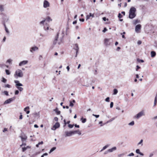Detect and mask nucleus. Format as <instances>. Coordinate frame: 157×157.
<instances>
[{"mask_svg":"<svg viewBox=\"0 0 157 157\" xmlns=\"http://www.w3.org/2000/svg\"><path fill=\"white\" fill-rule=\"evenodd\" d=\"M29 109V106L26 107L24 108V111H26V110H27V109Z\"/></svg>","mask_w":157,"mask_h":157,"instance_id":"49","label":"nucleus"},{"mask_svg":"<svg viewBox=\"0 0 157 157\" xmlns=\"http://www.w3.org/2000/svg\"><path fill=\"white\" fill-rule=\"evenodd\" d=\"M75 132H73V131H66L64 132V136L65 137L70 136L73 134V133Z\"/></svg>","mask_w":157,"mask_h":157,"instance_id":"4","label":"nucleus"},{"mask_svg":"<svg viewBox=\"0 0 157 157\" xmlns=\"http://www.w3.org/2000/svg\"><path fill=\"white\" fill-rule=\"evenodd\" d=\"M43 25H44V30L47 31L49 30V27L47 26V23L44 24Z\"/></svg>","mask_w":157,"mask_h":157,"instance_id":"17","label":"nucleus"},{"mask_svg":"<svg viewBox=\"0 0 157 157\" xmlns=\"http://www.w3.org/2000/svg\"><path fill=\"white\" fill-rule=\"evenodd\" d=\"M4 10V5L0 4V12H2Z\"/></svg>","mask_w":157,"mask_h":157,"instance_id":"16","label":"nucleus"},{"mask_svg":"<svg viewBox=\"0 0 157 157\" xmlns=\"http://www.w3.org/2000/svg\"><path fill=\"white\" fill-rule=\"evenodd\" d=\"M105 101L106 102H109V97H107L105 99Z\"/></svg>","mask_w":157,"mask_h":157,"instance_id":"42","label":"nucleus"},{"mask_svg":"<svg viewBox=\"0 0 157 157\" xmlns=\"http://www.w3.org/2000/svg\"><path fill=\"white\" fill-rule=\"evenodd\" d=\"M58 119L57 117H56L54 118V120L55 121H58Z\"/></svg>","mask_w":157,"mask_h":157,"instance_id":"58","label":"nucleus"},{"mask_svg":"<svg viewBox=\"0 0 157 157\" xmlns=\"http://www.w3.org/2000/svg\"><path fill=\"white\" fill-rule=\"evenodd\" d=\"M75 47L74 48L76 50V55L75 56V57H76L77 56V53L78 52L79 48L78 47V45L77 44H75Z\"/></svg>","mask_w":157,"mask_h":157,"instance_id":"9","label":"nucleus"},{"mask_svg":"<svg viewBox=\"0 0 157 157\" xmlns=\"http://www.w3.org/2000/svg\"><path fill=\"white\" fill-rule=\"evenodd\" d=\"M124 154L123 153V154H119V155H118V157H121L122 156H123L124 155Z\"/></svg>","mask_w":157,"mask_h":157,"instance_id":"55","label":"nucleus"},{"mask_svg":"<svg viewBox=\"0 0 157 157\" xmlns=\"http://www.w3.org/2000/svg\"><path fill=\"white\" fill-rule=\"evenodd\" d=\"M19 91L18 90H16L15 92V95H17L19 94Z\"/></svg>","mask_w":157,"mask_h":157,"instance_id":"51","label":"nucleus"},{"mask_svg":"<svg viewBox=\"0 0 157 157\" xmlns=\"http://www.w3.org/2000/svg\"><path fill=\"white\" fill-rule=\"evenodd\" d=\"M109 39H105L104 40V43L106 45H109L108 42L109 40Z\"/></svg>","mask_w":157,"mask_h":157,"instance_id":"20","label":"nucleus"},{"mask_svg":"<svg viewBox=\"0 0 157 157\" xmlns=\"http://www.w3.org/2000/svg\"><path fill=\"white\" fill-rule=\"evenodd\" d=\"M117 148L116 147H113L112 148L109 149H108V151H109V152H112L113 151H114L116 150Z\"/></svg>","mask_w":157,"mask_h":157,"instance_id":"18","label":"nucleus"},{"mask_svg":"<svg viewBox=\"0 0 157 157\" xmlns=\"http://www.w3.org/2000/svg\"><path fill=\"white\" fill-rule=\"evenodd\" d=\"M107 29H106V28H105L102 31V32L104 33H105L106 31H107Z\"/></svg>","mask_w":157,"mask_h":157,"instance_id":"53","label":"nucleus"},{"mask_svg":"<svg viewBox=\"0 0 157 157\" xmlns=\"http://www.w3.org/2000/svg\"><path fill=\"white\" fill-rule=\"evenodd\" d=\"M56 149V147H52L50 151L49 152V153L50 154L52 152L55 150Z\"/></svg>","mask_w":157,"mask_h":157,"instance_id":"25","label":"nucleus"},{"mask_svg":"<svg viewBox=\"0 0 157 157\" xmlns=\"http://www.w3.org/2000/svg\"><path fill=\"white\" fill-rule=\"evenodd\" d=\"M140 22V21L138 19H136L133 21V25H136L137 23Z\"/></svg>","mask_w":157,"mask_h":157,"instance_id":"22","label":"nucleus"},{"mask_svg":"<svg viewBox=\"0 0 157 157\" xmlns=\"http://www.w3.org/2000/svg\"><path fill=\"white\" fill-rule=\"evenodd\" d=\"M141 28V25L140 24L136 25L135 27V31L136 32L138 33L140 29Z\"/></svg>","mask_w":157,"mask_h":157,"instance_id":"11","label":"nucleus"},{"mask_svg":"<svg viewBox=\"0 0 157 157\" xmlns=\"http://www.w3.org/2000/svg\"><path fill=\"white\" fill-rule=\"evenodd\" d=\"M134 155V154L133 153H130L128 155V156H133Z\"/></svg>","mask_w":157,"mask_h":157,"instance_id":"43","label":"nucleus"},{"mask_svg":"<svg viewBox=\"0 0 157 157\" xmlns=\"http://www.w3.org/2000/svg\"><path fill=\"white\" fill-rule=\"evenodd\" d=\"M73 132H75L73 133V134L78 133V135H80L81 134L80 131H79L78 130L73 131Z\"/></svg>","mask_w":157,"mask_h":157,"instance_id":"21","label":"nucleus"},{"mask_svg":"<svg viewBox=\"0 0 157 157\" xmlns=\"http://www.w3.org/2000/svg\"><path fill=\"white\" fill-rule=\"evenodd\" d=\"M136 9L134 7H132L130 8L129 11V18L131 19L134 18L136 16L135 12Z\"/></svg>","mask_w":157,"mask_h":157,"instance_id":"1","label":"nucleus"},{"mask_svg":"<svg viewBox=\"0 0 157 157\" xmlns=\"http://www.w3.org/2000/svg\"><path fill=\"white\" fill-rule=\"evenodd\" d=\"M23 75V72L20 69H18L16 71L15 74L14 75V76L17 78L18 77H22Z\"/></svg>","mask_w":157,"mask_h":157,"instance_id":"2","label":"nucleus"},{"mask_svg":"<svg viewBox=\"0 0 157 157\" xmlns=\"http://www.w3.org/2000/svg\"><path fill=\"white\" fill-rule=\"evenodd\" d=\"M15 98V97L10 98L6 100L4 103V104H9L10 103L11 101L14 100Z\"/></svg>","mask_w":157,"mask_h":157,"instance_id":"6","label":"nucleus"},{"mask_svg":"<svg viewBox=\"0 0 157 157\" xmlns=\"http://www.w3.org/2000/svg\"><path fill=\"white\" fill-rule=\"evenodd\" d=\"M144 115L145 113L144 111V110H142L137 114L135 116V117L137 119H138L142 116H144Z\"/></svg>","mask_w":157,"mask_h":157,"instance_id":"3","label":"nucleus"},{"mask_svg":"<svg viewBox=\"0 0 157 157\" xmlns=\"http://www.w3.org/2000/svg\"><path fill=\"white\" fill-rule=\"evenodd\" d=\"M59 34V33H57L56 36V37H55V40L54 41V42H53V44H55L57 43V39L58 38Z\"/></svg>","mask_w":157,"mask_h":157,"instance_id":"15","label":"nucleus"},{"mask_svg":"<svg viewBox=\"0 0 157 157\" xmlns=\"http://www.w3.org/2000/svg\"><path fill=\"white\" fill-rule=\"evenodd\" d=\"M53 111H55L57 115H59L60 113V111L58 110V109L57 108L53 110Z\"/></svg>","mask_w":157,"mask_h":157,"instance_id":"19","label":"nucleus"},{"mask_svg":"<svg viewBox=\"0 0 157 157\" xmlns=\"http://www.w3.org/2000/svg\"><path fill=\"white\" fill-rule=\"evenodd\" d=\"M3 93L6 96L9 95L8 92L7 91H4L3 92Z\"/></svg>","mask_w":157,"mask_h":157,"instance_id":"37","label":"nucleus"},{"mask_svg":"<svg viewBox=\"0 0 157 157\" xmlns=\"http://www.w3.org/2000/svg\"><path fill=\"white\" fill-rule=\"evenodd\" d=\"M113 102H111V103H110V107L111 108H112L113 107Z\"/></svg>","mask_w":157,"mask_h":157,"instance_id":"50","label":"nucleus"},{"mask_svg":"<svg viewBox=\"0 0 157 157\" xmlns=\"http://www.w3.org/2000/svg\"><path fill=\"white\" fill-rule=\"evenodd\" d=\"M48 155V154L47 153H44L43 155H42L41 157H44V156H47Z\"/></svg>","mask_w":157,"mask_h":157,"instance_id":"39","label":"nucleus"},{"mask_svg":"<svg viewBox=\"0 0 157 157\" xmlns=\"http://www.w3.org/2000/svg\"><path fill=\"white\" fill-rule=\"evenodd\" d=\"M22 119V115L21 114L19 117V119Z\"/></svg>","mask_w":157,"mask_h":157,"instance_id":"63","label":"nucleus"},{"mask_svg":"<svg viewBox=\"0 0 157 157\" xmlns=\"http://www.w3.org/2000/svg\"><path fill=\"white\" fill-rule=\"evenodd\" d=\"M2 81L4 83H6L7 82V80L5 78L3 77L2 79Z\"/></svg>","mask_w":157,"mask_h":157,"instance_id":"31","label":"nucleus"},{"mask_svg":"<svg viewBox=\"0 0 157 157\" xmlns=\"http://www.w3.org/2000/svg\"><path fill=\"white\" fill-rule=\"evenodd\" d=\"M141 41L140 40H139L137 42V44L139 45L140 44H141Z\"/></svg>","mask_w":157,"mask_h":157,"instance_id":"60","label":"nucleus"},{"mask_svg":"<svg viewBox=\"0 0 157 157\" xmlns=\"http://www.w3.org/2000/svg\"><path fill=\"white\" fill-rule=\"evenodd\" d=\"M69 105H70V106H71L72 107L73 106L74 104L72 101H70Z\"/></svg>","mask_w":157,"mask_h":157,"instance_id":"41","label":"nucleus"},{"mask_svg":"<svg viewBox=\"0 0 157 157\" xmlns=\"http://www.w3.org/2000/svg\"><path fill=\"white\" fill-rule=\"evenodd\" d=\"M153 155V153H151L150 154L149 157H152Z\"/></svg>","mask_w":157,"mask_h":157,"instance_id":"64","label":"nucleus"},{"mask_svg":"<svg viewBox=\"0 0 157 157\" xmlns=\"http://www.w3.org/2000/svg\"><path fill=\"white\" fill-rule=\"evenodd\" d=\"M151 57H154L156 55V53L155 52L152 51L151 52Z\"/></svg>","mask_w":157,"mask_h":157,"instance_id":"23","label":"nucleus"},{"mask_svg":"<svg viewBox=\"0 0 157 157\" xmlns=\"http://www.w3.org/2000/svg\"><path fill=\"white\" fill-rule=\"evenodd\" d=\"M49 6V3L48 1L45 0L44 2V7L45 8H47Z\"/></svg>","mask_w":157,"mask_h":157,"instance_id":"12","label":"nucleus"},{"mask_svg":"<svg viewBox=\"0 0 157 157\" xmlns=\"http://www.w3.org/2000/svg\"><path fill=\"white\" fill-rule=\"evenodd\" d=\"M60 126V124L59 123L56 122L55 124L53 126L52 129L53 130H55L56 128H59Z\"/></svg>","mask_w":157,"mask_h":157,"instance_id":"8","label":"nucleus"},{"mask_svg":"<svg viewBox=\"0 0 157 157\" xmlns=\"http://www.w3.org/2000/svg\"><path fill=\"white\" fill-rule=\"evenodd\" d=\"M34 115H35V117H39V114L36 113H34Z\"/></svg>","mask_w":157,"mask_h":157,"instance_id":"45","label":"nucleus"},{"mask_svg":"<svg viewBox=\"0 0 157 157\" xmlns=\"http://www.w3.org/2000/svg\"><path fill=\"white\" fill-rule=\"evenodd\" d=\"M26 145V144L25 143H23V142L22 144L20 146L22 147L23 146H25Z\"/></svg>","mask_w":157,"mask_h":157,"instance_id":"61","label":"nucleus"},{"mask_svg":"<svg viewBox=\"0 0 157 157\" xmlns=\"http://www.w3.org/2000/svg\"><path fill=\"white\" fill-rule=\"evenodd\" d=\"M40 35L41 36V37L40 38V39H42V37H44V35L42 34L41 33H40Z\"/></svg>","mask_w":157,"mask_h":157,"instance_id":"52","label":"nucleus"},{"mask_svg":"<svg viewBox=\"0 0 157 157\" xmlns=\"http://www.w3.org/2000/svg\"><path fill=\"white\" fill-rule=\"evenodd\" d=\"M118 17L119 18H120L122 17V16L121 14L120 13H119L118 15Z\"/></svg>","mask_w":157,"mask_h":157,"instance_id":"47","label":"nucleus"},{"mask_svg":"<svg viewBox=\"0 0 157 157\" xmlns=\"http://www.w3.org/2000/svg\"><path fill=\"white\" fill-rule=\"evenodd\" d=\"M12 61V60L11 59H9L7 60V62L9 63H10Z\"/></svg>","mask_w":157,"mask_h":157,"instance_id":"54","label":"nucleus"},{"mask_svg":"<svg viewBox=\"0 0 157 157\" xmlns=\"http://www.w3.org/2000/svg\"><path fill=\"white\" fill-rule=\"evenodd\" d=\"M143 140L141 139L140 141L137 144V145H140L141 146H142L143 145Z\"/></svg>","mask_w":157,"mask_h":157,"instance_id":"24","label":"nucleus"},{"mask_svg":"<svg viewBox=\"0 0 157 157\" xmlns=\"http://www.w3.org/2000/svg\"><path fill=\"white\" fill-rule=\"evenodd\" d=\"M140 68V67L138 65L137 66H136V71H137L138 70V69H139Z\"/></svg>","mask_w":157,"mask_h":157,"instance_id":"59","label":"nucleus"},{"mask_svg":"<svg viewBox=\"0 0 157 157\" xmlns=\"http://www.w3.org/2000/svg\"><path fill=\"white\" fill-rule=\"evenodd\" d=\"M6 72L7 75H9L10 74V72L9 71V70H6Z\"/></svg>","mask_w":157,"mask_h":157,"instance_id":"38","label":"nucleus"},{"mask_svg":"<svg viewBox=\"0 0 157 157\" xmlns=\"http://www.w3.org/2000/svg\"><path fill=\"white\" fill-rule=\"evenodd\" d=\"M115 119V117H113V118H112L111 119H110V120H109V121H107V123H108L109 122H111L112 121H113V120H114Z\"/></svg>","mask_w":157,"mask_h":157,"instance_id":"36","label":"nucleus"},{"mask_svg":"<svg viewBox=\"0 0 157 157\" xmlns=\"http://www.w3.org/2000/svg\"><path fill=\"white\" fill-rule=\"evenodd\" d=\"M79 21H81L83 22L84 21V19L83 18L82 19H80Z\"/></svg>","mask_w":157,"mask_h":157,"instance_id":"62","label":"nucleus"},{"mask_svg":"<svg viewBox=\"0 0 157 157\" xmlns=\"http://www.w3.org/2000/svg\"><path fill=\"white\" fill-rule=\"evenodd\" d=\"M108 146H109V145H106L105 146H104L103 147V148L101 149V151H102L105 149L106 148H107L108 147Z\"/></svg>","mask_w":157,"mask_h":157,"instance_id":"27","label":"nucleus"},{"mask_svg":"<svg viewBox=\"0 0 157 157\" xmlns=\"http://www.w3.org/2000/svg\"><path fill=\"white\" fill-rule=\"evenodd\" d=\"M134 124V122L133 121H132L131 122L129 123L128 125L130 126H133Z\"/></svg>","mask_w":157,"mask_h":157,"instance_id":"30","label":"nucleus"},{"mask_svg":"<svg viewBox=\"0 0 157 157\" xmlns=\"http://www.w3.org/2000/svg\"><path fill=\"white\" fill-rule=\"evenodd\" d=\"M94 17V14H92L90 13L89 15H87L86 16V20H87L90 18V17Z\"/></svg>","mask_w":157,"mask_h":157,"instance_id":"14","label":"nucleus"},{"mask_svg":"<svg viewBox=\"0 0 157 157\" xmlns=\"http://www.w3.org/2000/svg\"><path fill=\"white\" fill-rule=\"evenodd\" d=\"M14 82L16 84H17L19 83V82L18 80H14Z\"/></svg>","mask_w":157,"mask_h":157,"instance_id":"57","label":"nucleus"},{"mask_svg":"<svg viewBox=\"0 0 157 157\" xmlns=\"http://www.w3.org/2000/svg\"><path fill=\"white\" fill-rule=\"evenodd\" d=\"M136 152L137 154H139L140 152V150L139 149H137L136 151Z\"/></svg>","mask_w":157,"mask_h":157,"instance_id":"48","label":"nucleus"},{"mask_svg":"<svg viewBox=\"0 0 157 157\" xmlns=\"http://www.w3.org/2000/svg\"><path fill=\"white\" fill-rule=\"evenodd\" d=\"M92 115L95 117L96 118H98L99 117V115H95L94 114H92Z\"/></svg>","mask_w":157,"mask_h":157,"instance_id":"44","label":"nucleus"},{"mask_svg":"<svg viewBox=\"0 0 157 157\" xmlns=\"http://www.w3.org/2000/svg\"><path fill=\"white\" fill-rule=\"evenodd\" d=\"M81 120L82 121V123H85L86 121V118H83L82 117L81 118Z\"/></svg>","mask_w":157,"mask_h":157,"instance_id":"26","label":"nucleus"},{"mask_svg":"<svg viewBox=\"0 0 157 157\" xmlns=\"http://www.w3.org/2000/svg\"><path fill=\"white\" fill-rule=\"evenodd\" d=\"M22 151L23 152L25 151H26L27 149H26V147H22Z\"/></svg>","mask_w":157,"mask_h":157,"instance_id":"46","label":"nucleus"},{"mask_svg":"<svg viewBox=\"0 0 157 157\" xmlns=\"http://www.w3.org/2000/svg\"><path fill=\"white\" fill-rule=\"evenodd\" d=\"M20 137L21 138L22 142H23L24 141L26 140L27 139V136L24 133H22L20 136Z\"/></svg>","mask_w":157,"mask_h":157,"instance_id":"7","label":"nucleus"},{"mask_svg":"<svg viewBox=\"0 0 157 157\" xmlns=\"http://www.w3.org/2000/svg\"><path fill=\"white\" fill-rule=\"evenodd\" d=\"M28 63V61L27 60H24L20 62L19 63V66H22L23 65H25L26 64Z\"/></svg>","mask_w":157,"mask_h":157,"instance_id":"13","label":"nucleus"},{"mask_svg":"<svg viewBox=\"0 0 157 157\" xmlns=\"http://www.w3.org/2000/svg\"><path fill=\"white\" fill-rule=\"evenodd\" d=\"M74 125V124H69V125H68V127L70 128H72L73 127Z\"/></svg>","mask_w":157,"mask_h":157,"instance_id":"40","label":"nucleus"},{"mask_svg":"<svg viewBox=\"0 0 157 157\" xmlns=\"http://www.w3.org/2000/svg\"><path fill=\"white\" fill-rule=\"evenodd\" d=\"M15 86H16V87H17V86H19H19H23V85L21 83H19L17 84H16Z\"/></svg>","mask_w":157,"mask_h":157,"instance_id":"34","label":"nucleus"},{"mask_svg":"<svg viewBox=\"0 0 157 157\" xmlns=\"http://www.w3.org/2000/svg\"><path fill=\"white\" fill-rule=\"evenodd\" d=\"M46 20L48 21H52V20L51 19V18L49 17H48L46 18V19H44L43 21H40V25H44V24H45L46 23L45 21Z\"/></svg>","mask_w":157,"mask_h":157,"instance_id":"5","label":"nucleus"},{"mask_svg":"<svg viewBox=\"0 0 157 157\" xmlns=\"http://www.w3.org/2000/svg\"><path fill=\"white\" fill-rule=\"evenodd\" d=\"M4 87H7V88H10L11 87V86L10 85H9V84H6V85H5L4 86Z\"/></svg>","mask_w":157,"mask_h":157,"instance_id":"33","label":"nucleus"},{"mask_svg":"<svg viewBox=\"0 0 157 157\" xmlns=\"http://www.w3.org/2000/svg\"><path fill=\"white\" fill-rule=\"evenodd\" d=\"M7 131V128H4L3 130V132H5Z\"/></svg>","mask_w":157,"mask_h":157,"instance_id":"56","label":"nucleus"},{"mask_svg":"<svg viewBox=\"0 0 157 157\" xmlns=\"http://www.w3.org/2000/svg\"><path fill=\"white\" fill-rule=\"evenodd\" d=\"M118 92V90L117 89H114L113 90V93L114 94H116Z\"/></svg>","mask_w":157,"mask_h":157,"instance_id":"29","label":"nucleus"},{"mask_svg":"<svg viewBox=\"0 0 157 157\" xmlns=\"http://www.w3.org/2000/svg\"><path fill=\"white\" fill-rule=\"evenodd\" d=\"M157 99H156V98H155V100L154 101V106H155L156 105L157 103Z\"/></svg>","mask_w":157,"mask_h":157,"instance_id":"35","label":"nucleus"},{"mask_svg":"<svg viewBox=\"0 0 157 157\" xmlns=\"http://www.w3.org/2000/svg\"><path fill=\"white\" fill-rule=\"evenodd\" d=\"M17 88L20 91H21L23 90V88L21 87L17 86Z\"/></svg>","mask_w":157,"mask_h":157,"instance_id":"32","label":"nucleus"},{"mask_svg":"<svg viewBox=\"0 0 157 157\" xmlns=\"http://www.w3.org/2000/svg\"><path fill=\"white\" fill-rule=\"evenodd\" d=\"M38 48L37 47L34 46L30 48V51L31 52L33 53V51H37L38 50Z\"/></svg>","mask_w":157,"mask_h":157,"instance_id":"10","label":"nucleus"},{"mask_svg":"<svg viewBox=\"0 0 157 157\" xmlns=\"http://www.w3.org/2000/svg\"><path fill=\"white\" fill-rule=\"evenodd\" d=\"M5 31H6V33L8 34H9V33H10V32H9V31L8 29H7V28L6 27V25H5Z\"/></svg>","mask_w":157,"mask_h":157,"instance_id":"28","label":"nucleus"}]
</instances>
